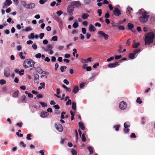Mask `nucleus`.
I'll return each mask as SVG.
<instances>
[{
	"label": "nucleus",
	"mask_w": 155,
	"mask_h": 155,
	"mask_svg": "<svg viewBox=\"0 0 155 155\" xmlns=\"http://www.w3.org/2000/svg\"><path fill=\"white\" fill-rule=\"evenodd\" d=\"M118 29L119 30H124L125 29L124 27L122 26H118Z\"/></svg>",
	"instance_id": "55"
},
{
	"label": "nucleus",
	"mask_w": 155,
	"mask_h": 155,
	"mask_svg": "<svg viewBox=\"0 0 155 155\" xmlns=\"http://www.w3.org/2000/svg\"><path fill=\"white\" fill-rule=\"evenodd\" d=\"M86 69L87 71H90L92 69L91 67L88 66L86 68Z\"/></svg>",
	"instance_id": "60"
},
{
	"label": "nucleus",
	"mask_w": 155,
	"mask_h": 155,
	"mask_svg": "<svg viewBox=\"0 0 155 155\" xmlns=\"http://www.w3.org/2000/svg\"><path fill=\"white\" fill-rule=\"evenodd\" d=\"M40 104L41 105V106L43 107H45L47 106V105L46 104L41 102H39Z\"/></svg>",
	"instance_id": "41"
},
{
	"label": "nucleus",
	"mask_w": 155,
	"mask_h": 155,
	"mask_svg": "<svg viewBox=\"0 0 155 155\" xmlns=\"http://www.w3.org/2000/svg\"><path fill=\"white\" fill-rule=\"evenodd\" d=\"M117 62H115L113 63H110L108 65V67L110 68H115L118 65Z\"/></svg>",
	"instance_id": "11"
},
{
	"label": "nucleus",
	"mask_w": 155,
	"mask_h": 155,
	"mask_svg": "<svg viewBox=\"0 0 155 155\" xmlns=\"http://www.w3.org/2000/svg\"><path fill=\"white\" fill-rule=\"evenodd\" d=\"M35 6V4L34 3H31L27 5L26 9H32L34 8Z\"/></svg>",
	"instance_id": "14"
},
{
	"label": "nucleus",
	"mask_w": 155,
	"mask_h": 155,
	"mask_svg": "<svg viewBox=\"0 0 155 155\" xmlns=\"http://www.w3.org/2000/svg\"><path fill=\"white\" fill-rule=\"evenodd\" d=\"M67 68V67L66 66H61L60 68V70L62 72L64 71V70Z\"/></svg>",
	"instance_id": "35"
},
{
	"label": "nucleus",
	"mask_w": 155,
	"mask_h": 155,
	"mask_svg": "<svg viewBox=\"0 0 155 155\" xmlns=\"http://www.w3.org/2000/svg\"><path fill=\"white\" fill-rule=\"evenodd\" d=\"M71 101L70 99H68V101L66 103L67 105H71Z\"/></svg>",
	"instance_id": "53"
},
{
	"label": "nucleus",
	"mask_w": 155,
	"mask_h": 155,
	"mask_svg": "<svg viewBox=\"0 0 155 155\" xmlns=\"http://www.w3.org/2000/svg\"><path fill=\"white\" fill-rule=\"evenodd\" d=\"M81 137V138L82 139V140L83 142H85L86 141V138H85V135L84 134H83L82 135V136Z\"/></svg>",
	"instance_id": "34"
},
{
	"label": "nucleus",
	"mask_w": 155,
	"mask_h": 155,
	"mask_svg": "<svg viewBox=\"0 0 155 155\" xmlns=\"http://www.w3.org/2000/svg\"><path fill=\"white\" fill-rule=\"evenodd\" d=\"M120 126V125L118 124L117 125H114V127L115 128V130L117 131H118L119 130V128Z\"/></svg>",
	"instance_id": "29"
},
{
	"label": "nucleus",
	"mask_w": 155,
	"mask_h": 155,
	"mask_svg": "<svg viewBox=\"0 0 155 155\" xmlns=\"http://www.w3.org/2000/svg\"><path fill=\"white\" fill-rule=\"evenodd\" d=\"M15 5H17L19 3L18 0H13Z\"/></svg>",
	"instance_id": "63"
},
{
	"label": "nucleus",
	"mask_w": 155,
	"mask_h": 155,
	"mask_svg": "<svg viewBox=\"0 0 155 155\" xmlns=\"http://www.w3.org/2000/svg\"><path fill=\"white\" fill-rule=\"evenodd\" d=\"M49 115V114L46 111H42L41 114L40 116L42 118H45L47 117Z\"/></svg>",
	"instance_id": "12"
},
{
	"label": "nucleus",
	"mask_w": 155,
	"mask_h": 155,
	"mask_svg": "<svg viewBox=\"0 0 155 155\" xmlns=\"http://www.w3.org/2000/svg\"><path fill=\"white\" fill-rule=\"evenodd\" d=\"M113 13L114 15L116 16L120 15L121 14L120 10L117 8H114L113 10Z\"/></svg>",
	"instance_id": "7"
},
{
	"label": "nucleus",
	"mask_w": 155,
	"mask_h": 155,
	"mask_svg": "<svg viewBox=\"0 0 155 155\" xmlns=\"http://www.w3.org/2000/svg\"><path fill=\"white\" fill-rule=\"evenodd\" d=\"M92 58H89L87 59L86 60L87 62H86V63H88L89 62H90L91 61Z\"/></svg>",
	"instance_id": "62"
},
{
	"label": "nucleus",
	"mask_w": 155,
	"mask_h": 155,
	"mask_svg": "<svg viewBox=\"0 0 155 155\" xmlns=\"http://www.w3.org/2000/svg\"><path fill=\"white\" fill-rule=\"evenodd\" d=\"M130 125L128 122H125L124 124V128H129L130 127Z\"/></svg>",
	"instance_id": "31"
},
{
	"label": "nucleus",
	"mask_w": 155,
	"mask_h": 155,
	"mask_svg": "<svg viewBox=\"0 0 155 155\" xmlns=\"http://www.w3.org/2000/svg\"><path fill=\"white\" fill-rule=\"evenodd\" d=\"M28 63L31 67L32 68L34 67V64L35 63V62L33 61V60H31L29 61L28 62Z\"/></svg>",
	"instance_id": "18"
},
{
	"label": "nucleus",
	"mask_w": 155,
	"mask_h": 155,
	"mask_svg": "<svg viewBox=\"0 0 155 155\" xmlns=\"http://www.w3.org/2000/svg\"><path fill=\"white\" fill-rule=\"evenodd\" d=\"M4 75L6 77H9L10 75V71L9 70H5L4 71Z\"/></svg>",
	"instance_id": "21"
},
{
	"label": "nucleus",
	"mask_w": 155,
	"mask_h": 155,
	"mask_svg": "<svg viewBox=\"0 0 155 155\" xmlns=\"http://www.w3.org/2000/svg\"><path fill=\"white\" fill-rule=\"evenodd\" d=\"M71 153L72 155H77V152L73 149H72L71 150Z\"/></svg>",
	"instance_id": "39"
},
{
	"label": "nucleus",
	"mask_w": 155,
	"mask_h": 155,
	"mask_svg": "<svg viewBox=\"0 0 155 155\" xmlns=\"http://www.w3.org/2000/svg\"><path fill=\"white\" fill-rule=\"evenodd\" d=\"M71 4V5H72L73 6H74L75 7L77 8L80 7L81 5L80 2L78 1L72 2Z\"/></svg>",
	"instance_id": "10"
},
{
	"label": "nucleus",
	"mask_w": 155,
	"mask_h": 155,
	"mask_svg": "<svg viewBox=\"0 0 155 155\" xmlns=\"http://www.w3.org/2000/svg\"><path fill=\"white\" fill-rule=\"evenodd\" d=\"M28 38L29 39L31 38H35V33H31L30 35L28 36Z\"/></svg>",
	"instance_id": "32"
},
{
	"label": "nucleus",
	"mask_w": 155,
	"mask_h": 155,
	"mask_svg": "<svg viewBox=\"0 0 155 155\" xmlns=\"http://www.w3.org/2000/svg\"><path fill=\"white\" fill-rule=\"evenodd\" d=\"M24 70L21 69L19 71L18 73L20 75H22L24 74Z\"/></svg>",
	"instance_id": "49"
},
{
	"label": "nucleus",
	"mask_w": 155,
	"mask_h": 155,
	"mask_svg": "<svg viewBox=\"0 0 155 155\" xmlns=\"http://www.w3.org/2000/svg\"><path fill=\"white\" fill-rule=\"evenodd\" d=\"M6 81L4 79H2L0 80V84L3 85L6 83Z\"/></svg>",
	"instance_id": "38"
},
{
	"label": "nucleus",
	"mask_w": 155,
	"mask_h": 155,
	"mask_svg": "<svg viewBox=\"0 0 155 155\" xmlns=\"http://www.w3.org/2000/svg\"><path fill=\"white\" fill-rule=\"evenodd\" d=\"M96 30L95 28L92 24H90L89 26V30L90 31L94 32Z\"/></svg>",
	"instance_id": "17"
},
{
	"label": "nucleus",
	"mask_w": 155,
	"mask_h": 155,
	"mask_svg": "<svg viewBox=\"0 0 155 155\" xmlns=\"http://www.w3.org/2000/svg\"><path fill=\"white\" fill-rule=\"evenodd\" d=\"M79 126L80 127V128L82 130H84L85 129V127L84 126L83 124L81 123L80 122H79Z\"/></svg>",
	"instance_id": "25"
},
{
	"label": "nucleus",
	"mask_w": 155,
	"mask_h": 155,
	"mask_svg": "<svg viewBox=\"0 0 155 155\" xmlns=\"http://www.w3.org/2000/svg\"><path fill=\"white\" fill-rule=\"evenodd\" d=\"M136 101L137 103H138L139 104H141L142 103V101L139 97L137 98Z\"/></svg>",
	"instance_id": "36"
},
{
	"label": "nucleus",
	"mask_w": 155,
	"mask_h": 155,
	"mask_svg": "<svg viewBox=\"0 0 155 155\" xmlns=\"http://www.w3.org/2000/svg\"><path fill=\"white\" fill-rule=\"evenodd\" d=\"M130 130V129L128 128H124V132L126 133H127L129 132Z\"/></svg>",
	"instance_id": "52"
},
{
	"label": "nucleus",
	"mask_w": 155,
	"mask_h": 155,
	"mask_svg": "<svg viewBox=\"0 0 155 155\" xmlns=\"http://www.w3.org/2000/svg\"><path fill=\"white\" fill-rule=\"evenodd\" d=\"M72 26L74 28H76L78 27V25L77 20H76L74 21V22Z\"/></svg>",
	"instance_id": "22"
},
{
	"label": "nucleus",
	"mask_w": 155,
	"mask_h": 155,
	"mask_svg": "<svg viewBox=\"0 0 155 155\" xmlns=\"http://www.w3.org/2000/svg\"><path fill=\"white\" fill-rule=\"evenodd\" d=\"M44 33H41L39 35V38L40 39H42L44 36Z\"/></svg>",
	"instance_id": "64"
},
{
	"label": "nucleus",
	"mask_w": 155,
	"mask_h": 155,
	"mask_svg": "<svg viewBox=\"0 0 155 155\" xmlns=\"http://www.w3.org/2000/svg\"><path fill=\"white\" fill-rule=\"evenodd\" d=\"M63 13L62 11L61 10L58 11L56 12L57 15L58 16H60Z\"/></svg>",
	"instance_id": "43"
},
{
	"label": "nucleus",
	"mask_w": 155,
	"mask_h": 155,
	"mask_svg": "<svg viewBox=\"0 0 155 155\" xmlns=\"http://www.w3.org/2000/svg\"><path fill=\"white\" fill-rule=\"evenodd\" d=\"M80 61L83 63H86L87 62L86 60L83 58H81L80 59Z\"/></svg>",
	"instance_id": "56"
},
{
	"label": "nucleus",
	"mask_w": 155,
	"mask_h": 155,
	"mask_svg": "<svg viewBox=\"0 0 155 155\" xmlns=\"http://www.w3.org/2000/svg\"><path fill=\"white\" fill-rule=\"evenodd\" d=\"M114 59V57H111L110 58L107 59V61L108 62H110V61L113 60Z\"/></svg>",
	"instance_id": "61"
},
{
	"label": "nucleus",
	"mask_w": 155,
	"mask_h": 155,
	"mask_svg": "<svg viewBox=\"0 0 155 155\" xmlns=\"http://www.w3.org/2000/svg\"><path fill=\"white\" fill-rule=\"evenodd\" d=\"M35 57L37 58H40L41 57V54L40 53H38L35 55Z\"/></svg>",
	"instance_id": "51"
},
{
	"label": "nucleus",
	"mask_w": 155,
	"mask_h": 155,
	"mask_svg": "<svg viewBox=\"0 0 155 155\" xmlns=\"http://www.w3.org/2000/svg\"><path fill=\"white\" fill-rule=\"evenodd\" d=\"M97 12L98 14V16H101L102 14V10L101 9H98L97 10Z\"/></svg>",
	"instance_id": "44"
},
{
	"label": "nucleus",
	"mask_w": 155,
	"mask_h": 155,
	"mask_svg": "<svg viewBox=\"0 0 155 155\" xmlns=\"http://www.w3.org/2000/svg\"><path fill=\"white\" fill-rule=\"evenodd\" d=\"M136 54H134V53H130L129 54V57L130 59H133L135 58V56Z\"/></svg>",
	"instance_id": "23"
},
{
	"label": "nucleus",
	"mask_w": 155,
	"mask_h": 155,
	"mask_svg": "<svg viewBox=\"0 0 155 155\" xmlns=\"http://www.w3.org/2000/svg\"><path fill=\"white\" fill-rule=\"evenodd\" d=\"M69 97L67 96L66 97H64V98H62L61 99V100H64V101H66L69 98Z\"/></svg>",
	"instance_id": "59"
},
{
	"label": "nucleus",
	"mask_w": 155,
	"mask_h": 155,
	"mask_svg": "<svg viewBox=\"0 0 155 155\" xmlns=\"http://www.w3.org/2000/svg\"><path fill=\"white\" fill-rule=\"evenodd\" d=\"M76 103L75 102H73L72 103V109L75 110L76 107Z\"/></svg>",
	"instance_id": "27"
},
{
	"label": "nucleus",
	"mask_w": 155,
	"mask_h": 155,
	"mask_svg": "<svg viewBox=\"0 0 155 155\" xmlns=\"http://www.w3.org/2000/svg\"><path fill=\"white\" fill-rule=\"evenodd\" d=\"M132 10V8H130L129 7H128V8H127V13H128V14H129L130 15V13L129 12L130 11Z\"/></svg>",
	"instance_id": "54"
},
{
	"label": "nucleus",
	"mask_w": 155,
	"mask_h": 155,
	"mask_svg": "<svg viewBox=\"0 0 155 155\" xmlns=\"http://www.w3.org/2000/svg\"><path fill=\"white\" fill-rule=\"evenodd\" d=\"M19 94V91L18 90L14 92V93L12 94V96L13 97H16L18 96V94Z\"/></svg>",
	"instance_id": "26"
},
{
	"label": "nucleus",
	"mask_w": 155,
	"mask_h": 155,
	"mask_svg": "<svg viewBox=\"0 0 155 155\" xmlns=\"http://www.w3.org/2000/svg\"><path fill=\"white\" fill-rule=\"evenodd\" d=\"M58 40V37L57 36H54L52 37L51 39V41H56Z\"/></svg>",
	"instance_id": "30"
},
{
	"label": "nucleus",
	"mask_w": 155,
	"mask_h": 155,
	"mask_svg": "<svg viewBox=\"0 0 155 155\" xmlns=\"http://www.w3.org/2000/svg\"><path fill=\"white\" fill-rule=\"evenodd\" d=\"M31 30H32V29L30 27L26 28L25 29V30H24V31H31Z\"/></svg>",
	"instance_id": "45"
},
{
	"label": "nucleus",
	"mask_w": 155,
	"mask_h": 155,
	"mask_svg": "<svg viewBox=\"0 0 155 155\" xmlns=\"http://www.w3.org/2000/svg\"><path fill=\"white\" fill-rule=\"evenodd\" d=\"M20 144V145L22 146L23 148H25L26 147V145L23 142L21 141Z\"/></svg>",
	"instance_id": "42"
},
{
	"label": "nucleus",
	"mask_w": 155,
	"mask_h": 155,
	"mask_svg": "<svg viewBox=\"0 0 155 155\" xmlns=\"http://www.w3.org/2000/svg\"><path fill=\"white\" fill-rule=\"evenodd\" d=\"M12 3L11 0H6L3 4V8H6L9 6Z\"/></svg>",
	"instance_id": "5"
},
{
	"label": "nucleus",
	"mask_w": 155,
	"mask_h": 155,
	"mask_svg": "<svg viewBox=\"0 0 155 155\" xmlns=\"http://www.w3.org/2000/svg\"><path fill=\"white\" fill-rule=\"evenodd\" d=\"M79 91L78 87V86H75L72 90V92L74 94L77 93Z\"/></svg>",
	"instance_id": "20"
},
{
	"label": "nucleus",
	"mask_w": 155,
	"mask_h": 155,
	"mask_svg": "<svg viewBox=\"0 0 155 155\" xmlns=\"http://www.w3.org/2000/svg\"><path fill=\"white\" fill-rule=\"evenodd\" d=\"M87 149L90 152V154L92 153L93 152V149L90 146H89L87 147Z\"/></svg>",
	"instance_id": "33"
},
{
	"label": "nucleus",
	"mask_w": 155,
	"mask_h": 155,
	"mask_svg": "<svg viewBox=\"0 0 155 155\" xmlns=\"http://www.w3.org/2000/svg\"><path fill=\"white\" fill-rule=\"evenodd\" d=\"M55 127L56 129L59 132H61L63 130V128L61 125L59 124H55Z\"/></svg>",
	"instance_id": "9"
},
{
	"label": "nucleus",
	"mask_w": 155,
	"mask_h": 155,
	"mask_svg": "<svg viewBox=\"0 0 155 155\" xmlns=\"http://www.w3.org/2000/svg\"><path fill=\"white\" fill-rule=\"evenodd\" d=\"M154 37V34L153 32H149L146 34L145 38V45H149L152 43L153 42Z\"/></svg>",
	"instance_id": "1"
},
{
	"label": "nucleus",
	"mask_w": 155,
	"mask_h": 155,
	"mask_svg": "<svg viewBox=\"0 0 155 155\" xmlns=\"http://www.w3.org/2000/svg\"><path fill=\"white\" fill-rule=\"evenodd\" d=\"M127 107L126 103L123 101L121 102L120 103L119 107L121 110L125 109Z\"/></svg>",
	"instance_id": "6"
},
{
	"label": "nucleus",
	"mask_w": 155,
	"mask_h": 155,
	"mask_svg": "<svg viewBox=\"0 0 155 155\" xmlns=\"http://www.w3.org/2000/svg\"><path fill=\"white\" fill-rule=\"evenodd\" d=\"M122 57V56L121 55L119 56H115V59L116 60H117L120 59Z\"/></svg>",
	"instance_id": "57"
},
{
	"label": "nucleus",
	"mask_w": 155,
	"mask_h": 155,
	"mask_svg": "<svg viewBox=\"0 0 155 155\" xmlns=\"http://www.w3.org/2000/svg\"><path fill=\"white\" fill-rule=\"evenodd\" d=\"M136 137V136L134 133H132L130 135V137L131 138H135Z\"/></svg>",
	"instance_id": "50"
},
{
	"label": "nucleus",
	"mask_w": 155,
	"mask_h": 155,
	"mask_svg": "<svg viewBox=\"0 0 155 155\" xmlns=\"http://www.w3.org/2000/svg\"><path fill=\"white\" fill-rule=\"evenodd\" d=\"M148 13L145 11L142 14V16L139 18V20L142 22L144 23L147 22L148 21V19L149 17V15H148Z\"/></svg>",
	"instance_id": "2"
},
{
	"label": "nucleus",
	"mask_w": 155,
	"mask_h": 155,
	"mask_svg": "<svg viewBox=\"0 0 155 155\" xmlns=\"http://www.w3.org/2000/svg\"><path fill=\"white\" fill-rule=\"evenodd\" d=\"M133 43L132 47L134 48H137L140 45V43L139 42H136L135 40H134Z\"/></svg>",
	"instance_id": "13"
},
{
	"label": "nucleus",
	"mask_w": 155,
	"mask_h": 155,
	"mask_svg": "<svg viewBox=\"0 0 155 155\" xmlns=\"http://www.w3.org/2000/svg\"><path fill=\"white\" fill-rule=\"evenodd\" d=\"M42 71V70L40 68H37V71L39 74H41Z\"/></svg>",
	"instance_id": "37"
},
{
	"label": "nucleus",
	"mask_w": 155,
	"mask_h": 155,
	"mask_svg": "<svg viewBox=\"0 0 155 155\" xmlns=\"http://www.w3.org/2000/svg\"><path fill=\"white\" fill-rule=\"evenodd\" d=\"M26 97L25 95H23L20 98V99L22 102H25Z\"/></svg>",
	"instance_id": "24"
},
{
	"label": "nucleus",
	"mask_w": 155,
	"mask_h": 155,
	"mask_svg": "<svg viewBox=\"0 0 155 155\" xmlns=\"http://www.w3.org/2000/svg\"><path fill=\"white\" fill-rule=\"evenodd\" d=\"M52 46L50 45H47L46 48L44 49V50L46 51H48L51 49L52 48Z\"/></svg>",
	"instance_id": "19"
},
{
	"label": "nucleus",
	"mask_w": 155,
	"mask_h": 155,
	"mask_svg": "<svg viewBox=\"0 0 155 155\" xmlns=\"http://www.w3.org/2000/svg\"><path fill=\"white\" fill-rule=\"evenodd\" d=\"M20 3L21 5L24 7L26 8L27 6L26 3L25 1H21Z\"/></svg>",
	"instance_id": "28"
},
{
	"label": "nucleus",
	"mask_w": 155,
	"mask_h": 155,
	"mask_svg": "<svg viewBox=\"0 0 155 155\" xmlns=\"http://www.w3.org/2000/svg\"><path fill=\"white\" fill-rule=\"evenodd\" d=\"M31 134H28L27 135L26 139L27 140H31Z\"/></svg>",
	"instance_id": "46"
},
{
	"label": "nucleus",
	"mask_w": 155,
	"mask_h": 155,
	"mask_svg": "<svg viewBox=\"0 0 155 155\" xmlns=\"http://www.w3.org/2000/svg\"><path fill=\"white\" fill-rule=\"evenodd\" d=\"M74 9V7L72 5H70L68 6L67 9V12L69 15L72 16L73 15Z\"/></svg>",
	"instance_id": "3"
},
{
	"label": "nucleus",
	"mask_w": 155,
	"mask_h": 155,
	"mask_svg": "<svg viewBox=\"0 0 155 155\" xmlns=\"http://www.w3.org/2000/svg\"><path fill=\"white\" fill-rule=\"evenodd\" d=\"M39 75L37 74H34V81L35 84H37L39 82Z\"/></svg>",
	"instance_id": "8"
},
{
	"label": "nucleus",
	"mask_w": 155,
	"mask_h": 155,
	"mask_svg": "<svg viewBox=\"0 0 155 155\" xmlns=\"http://www.w3.org/2000/svg\"><path fill=\"white\" fill-rule=\"evenodd\" d=\"M97 33L98 35H99V37H103L105 40L107 39L109 37V35H108L105 34L103 31H99L97 32Z\"/></svg>",
	"instance_id": "4"
},
{
	"label": "nucleus",
	"mask_w": 155,
	"mask_h": 155,
	"mask_svg": "<svg viewBox=\"0 0 155 155\" xmlns=\"http://www.w3.org/2000/svg\"><path fill=\"white\" fill-rule=\"evenodd\" d=\"M89 16V15L87 13H84L82 15L81 17L83 19H87Z\"/></svg>",
	"instance_id": "16"
},
{
	"label": "nucleus",
	"mask_w": 155,
	"mask_h": 155,
	"mask_svg": "<svg viewBox=\"0 0 155 155\" xmlns=\"http://www.w3.org/2000/svg\"><path fill=\"white\" fill-rule=\"evenodd\" d=\"M65 114V112H62L61 113V118L62 119H64V115Z\"/></svg>",
	"instance_id": "58"
},
{
	"label": "nucleus",
	"mask_w": 155,
	"mask_h": 155,
	"mask_svg": "<svg viewBox=\"0 0 155 155\" xmlns=\"http://www.w3.org/2000/svg\"><path fill=\"white\" fill-rule=\"evenodd\" d=\"M51 16L52 18H54V19H59V18L58 17H57L56 16L55 14H53L51 15Z\"/></svg>",
	"instance_id": "48"
},
{
	"label": "nucleus",
	"mask_w": 155,
	"mask_h": 155,
	"mask_svg": "<svg viewBox=\"0 0 155 155\" xmlns=\"http://www.w3.org/2000/svg\"><path fill=\"white\" fill-rule=\"evenodd\" d=\"M23 53L22 52H21L19 53V56L20 58L22 59H25V57L22 55Z\"/></svg>",
	"instance_id": "47"
},
{
	"label": "nucleus",
	"mask_w": 155,
	"mask_h": 155,
	"mask_svg": "<svg viewBox=\"0 0 155 155\" xmlns=\"http://www.w3.org/2000/svg\"><path fill=\"white\" fill-rule=\"evenodd\" d=\"M127 26L128 28V29L132 31L133 32H134L135 31V30H132V29L134 27V25L133 24L131 23H129L128 24Z\"/></svg>",
	"instance_id": "15"
},
{
	"label": "nucleus",
	"mask_w": 155,
	"mask_h": 155,
	"mask_svg": "<svg viewBox=\"0 0 155 155\" xmlns=\"http://www.w3.org/2000/svg\"><path fill=\"white\" fill-rule=\"evenodd\" d=\"M91 2L90 0H84V4L85 5H88Z\"/></svg>",
	"instance_id": "40"
}]
</instances>
